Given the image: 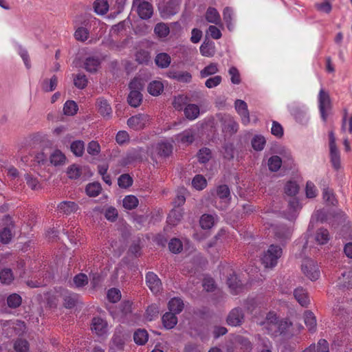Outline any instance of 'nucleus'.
Returning a JSON list of instances; mask_svg holds the SVG:
<instances>
[{"label":"nucleus","instance_id":"obj_1","mask_svg":"<svg viewBox=\"0 0 352 352\" xmlns=\"http://www.w3.org/2000/svg\"><path fill=\"white\" fill-rule=\"evenodd\" d=\"M283 254L282 248L278 245H271L261 256V263L266 268H273Z\"/></svg>","mask_w":352,"mask_h":352},{"label":"nucleus","instance_id":"obj_2","mask_svg":"<svg viewBox=\"0 0 352 352\" xmlns=\"http://www.w3.org/2000/svg\"><path fill=\"white\" fill-rule=\"evenodd\" d=\"M301 270L304 275L311 280H316L320 275L317 263L311 259H306L302 262Z\"/></svg>","mask_w":352,"mask_h":352},{"label":"nucleus","instance_id":"obj_3","mask_svg":"<svg viewBox=\"0 0 352 352\" xmlns=\"http://www.w3.org/2000/svg\"><path fill=\"white\" fill-rule=\"evenodd\" d=\"M133 8H136V11L142 19H147L151 17L153 14V6L148 1L142 0H133Z\"/></svg>","mask_w":352,"mask_h":352},{"label":"nucleus","instance_id":"obj_4","mask_svg":"<svg viewBox=\"0 0 352 352\" xmlns=\"http://www.w3.org/2000/svg\"><path fill=\"white\" fill-rule=\"evenodd\" d=\"M149 124V116L147 114H138L131 117L127 120V124L133 130H140Z\"/></svg>","mask_w":352,"mask_h":352},{"label":"nucleus","instance_id":"obj_5","mask_svg":"<svg viewBox=\"0 0 352 352\" xmlns=\"http://www.w3.org/2000/svg\"><path fill=\"white\" fill-rule=\"evenodd\" d=\"M262 325H263L267 333L272 336H278V318L274 312H270L267 315Z\"/></svg>","mask_w":352,"mask_h":352},{"label":"nucleus","instance_id":"obj_6","mask_svg":"<svg viewBox=\"0 0 352 352\" xmlns=\"http://www.w3.org/2000/svg\"><path fill=\"white\" fill-rule=\"evenodd\" d=\"M319 109L322 118L325 121L327 118V111L331 108V100L329 94L323 89H321L318 95Z\"/></svg>","mask_w":352,"mask_h":352},{"label":"nucleus","instance_id":"obj_7","mask_svg":"<svg viewBox=\"0 0 352 352\" xmlns=\"http://www.w3.org/2000/svg\"><path fill=\"white\" fill-rule=\"evenodd\" d=\"M244 319L245 316L242 309L235 307L230 311L227 317V322L230 326L237 327L243 324Z\"/></svg>","mask_w":352,"mask_h":352},{"label":"nucleus","instance_id":"obj_8","mask_svg":"<svg viewBox=\"0 0 352 352\" xmlns=\"http://www.w3.org/2000/svg\"><path fill=\"white\" fill-rule=\"evenodd\" d=\"M234 108L241 117L242 124L248 125L250 122V119L247 103L242 100H236L234 102Z\"/></svg>","mask_w":352,"mask_h":352},{"label":"nucleus","instance_id":"obj_9","mask_svg":"<svg viewBox=\"0 0 352 352\" xmlns=\"http://www.w3.org/2000/svg\"><path fill=\"white\" fill-rule=\"evenodd\" d=\"M222 129L224 133L232 135L237 132L239 124L230 115H224L221 118Z\"/></svg>","mask_w":352,"mask_h":352},{"label":"nucleus","instance_id":"obj_10","mask_svg":"<svg viewBox=\"0 0 352 352\" xmlns=\"http://www.w3.org/2000/svg\"><path fill=\"white\" fill-rule=\"evenodd\" d=\"M146 283L148 288L154 294L162 289V283L158 276L153 272H149L146 275Z\"/></svg>","mask_w":352,"mask_h":352},{"label":"nucleus","instance_id":"obj_11","mask_svg":"<svg viewBox=\"0 0 352 352\" xmlns=\"http://www.w3.org/2000/svg\"><path fill=\"white\" fill-rule=\"evenodd\" d=\"M98 112L104 118L109 119L112 115V109L109 102L103 98H99L96 103Z\"/></svg>","mask_w":352,"mask_h":352},{"label":"nucleus","instance_id":"obj_12","mask_svg":"<svg viewBox=\"0 0 352 352\" xmlns=\"http://www.w3.org/2000/svg\"><path fill=\"white\" fill-rule=\"evenodd\" d=\"M107 322L101 318H94L91 322V330L99 336H102L107 333Z\"/></svg>","mask_w":352,"mask_h":352},{"label":"nucleus","instance_id":"obj_13","mask_svg":"<svg viewBox=\"0 0 352 352\" xmlns=\"http://www.w3.org/2000/svg\"><path fill=\"white\" fill-rule=\"evenodd\" d=\"M154 150L159 157H166L172 153L173 144L168 141H162L155 145Z\"/></svg>","mask_w":352,"mask_h":352},{"label":"nucleus","instance_id":"obj_14","mask_svg":"<svg viewBox=\"0 0 352 352\" xmlns=\"http://www.w3.org/2000/svg\"><path fill=\"white\" fill-rule=\"evenodd\" d=\"M58 210L61 213L69 215L78 210V206L74 201H64L58 204Z\"/></svg>","mask_w":352,"mask_h":352},{"label":"nucleus","instance_id":"obj_15","mask_svg":"<svg viewBox=\"0 0 352 352\" xmlns=\"http://www.w3.org/2000/svg\"><path fill=\"white\" fill-rule=\"evenodd\" d=\"M292 233L291 228L283 225L277 226L274 231L276 238L280 241L290 239Z\"/></svg>","mask_w":352,"mask_h":352},{"label":"nucleus","instance_id":"obj_16","mask_svg":"<svg viewBox=\"0 0 352 352\" xmlns=\"http://www.w3.org/2000/svg\"><path fill=\"white\" fill-rule=\"evenodd\" d=\"M176 140L178 142L183 144L189 145L192 143L195 140V132L192 129L185 130L176 136Z\"/></svg>","mask_w":352,"mask_h":352},{"label":"nucleus","instance_id":"obj_17","mask_svg":"<svg viewBox=\"0 0 352 352\" xmlns=\"http://www.w3.org/2000/svg\"><path fill=\"white\" fill-rule=\"evenodd\" d=\"M63 297L64 307L67 309H71L75 307L78 299V294L68 291L64 292Z\"/></svg>","mask_w":352,"mask_h":352},{"label":"nucleus","instance_id":"obj_18","mask_svg":"<svg viewBox=\"0 0 352 352\" xmlns=\"http://www.w3.org/2000/svg\"><path fill=\"white\" fill-rule=\"evenodd\" d=\"M100 60L98 57H88L84 63L85 69L90 73H95L100 66Z\"/></svg>","mask_w":352,"mask_h":352},{"label":"nucleus","instance_id":"obj_19","mask_svg":"<svg viewBox=\"0 0 352 352\" xmlns=\"http://www.w3.org/2000/svg\"><path fill=\"white\" fill-rule=\"evenodd\" d=\"M177 314L173 312L165 313L162 318V323L164 327L167 329H173L177 323V318L175 316Z\"/></svg>","mask_w":352,"mask_h":352},{"label":"nucleus","instance_id":"obj_20","mask_svg":"<svg viewBox=\"0 0 352 352\" xmlns=\"http://www.w3.org/2000/svg\"><path fill=\"white\" fill-rule=\"evenodd\" d=\"M296 300L302 307H307L309 303V298L307 292L302 287L296 288L294 292Z\"/></svg>","mask_w":352,"mask_h":352},{"label":"nucleus","instance_id":"obj_21","mask_svg":"<svg viewBox=\"0 0 352 352\" xmlns=\"http://www.w3.org/2000/svg\"><path fill=\"white\" fill-rule=\"evenodd\" d=\"M206 19L208 23L219 25L221 23V16L217 9L210 7L207 9Z\"/></svg>","mask_w":352,"mask_h":352},{"label":"nucleus","instance_id":"obj_22","mask_svg":"<svg viewBox=\"0 0 352 352\" xmlns=\"http://www.w3.org/2000/svg\"><path fill=\"white\" fill-rule=\"evenodd\" d=\"M168 305L170 311L177 314L182 312L184 307L183 300L181 298L177 297L171 298L169 300Z\"/></svg>","mask_w":352,"mask_h":352},{"label":"nucleus","instance_id":"obj_23","mask_svg":"<svg viewBox=\"0 0 352 352\" xmlns=\"http://www.w3.org/2000/svg\"><path fill=\"white\" fill-rule=\"evenodd\" d=\"M58 84V78L54 75L51 78H45L41 82L42 90L45 92L54 91Z\"/></svg>","mask_w":352,"mask_h":352},{"label":"nucleus","instance_id":"obj_24","mask_svg":"<svg viewBox=\"0 0 352 352\" xmlns=\"http://www.w3.org/2000/svg\"><path fill=\"white\" fill-rule=\"evenodd\" d=\"M301 208L299 201L296 197H292L289 200V214L287 219L292 220L296 219V212Z\"/></svg>","mask_w":352,"mask_h":352},{"label":"nucleus","instance_id":"obj_25","mask_svg":"<svg viewBox=\"0 0 352 352\" xmlns=\"http://www.w3.org/2000/svg\"><path fill=\"white\" fill-rule=\"evenodd\" d=\"M155 63L160 68H167L171 63V58L167 53H160L155 56Z\"/></svg>","mask_w":352,"mask_h":352},{"label":"nucleus","instance_id":"obj_26","mask_svg":"<svg viewBox=\"0 0 352 352\" xmlns=\"http://www.w3.org/2000/svg\"><path fill=\"white\" fill-rule=\"evenodd\" d=\"M199 49L201 55L204 56L212 57L215 53L214 43L211 41H204Z\"/></svg>","mask_w":352,"mask_h":352},{"label":"nucleus","instance_id":"obj_27","mask_svg":"<svg viewBox=\"0 0 352 352\" xmlns=\"http://www.w3.org/2000/svg\"><path fill=\"white\" fill-rule=\"evenodd\" d=\"M186 117L189 120H195L199 115V107L195 104H189L184 109Z\"/></svg>","mask_w":352,"mask_h":352},{"label":"nucleus","instance_id":"obj_28","mask_svg":"<svg viewBox=\"0 0 352 352\" xmlns=\"http://www.w3.org/2000/svg\"><path fill=\"white\" fill-rule=\"evenodd\" d=\"M142 100V96L140 91L134 89L133 91H130L128 96V102L131 107H138L140 104Z\"/></svg>","mask_w":352,"mask_h":352},{"label":"nucleus","instance_id":"obj_29","mask_svg":"<svg viewBox=\"0 0 352 352\" xmlns=\"http://www.w3.org/2000/svg\"><path fill=\"white\" fill-rule=\"evenodd\" d=\"M305 323L309 331H314L316 328V319L311 311H306L304 314Z\"/></svg>","mask_w":352,"mask_h":352},{"label":"nucleus","instance_id":"obj_30","mask_svg":"<svg viewBox=\"0 0 352 352\" xmlns=\"http://www.w3.org/2000/svg\"><path fill=\"white\" fill-rule=\"evenodd\" d=\"M329 232L327 229L320 228L316 231L315 240L318 244H326L329 241Z\"/></svg>","mask_w":352,"mask_h":352},{"label":"nucleus","instance_id":"obj_31","mask_svg":"<svg viewBox=\"0 0 352 352\" xmlns=\"http://www.w3.org/2000/svg\"><path fill=\"white\" fill-rule=\"evenodd\" d=\"M338 285L342 288H352V274L350 272L342 274V277L338 278Z\"/></svg>","mask_w":352,"mask_h":352},{"label":"nucleus","instance_id":"obj_32","mask_svg":"<svg viewBox=\"0 0 352 352\" xmlns=\"http://www.w3.org/2000/svg\"><path fill=\"white\" fill-rule=\"evenodd\" d=\"M164 90V85L161 81L154 80L148 86V91L152 96H159Z\"/></svg>","mask_w":352,"mask_h":352},{"label":"nucleus","instance_id":"obj_33","mask_svg":"<svg viewBox=\"0 0 352 352\" xmlns=\"http://www.w3.org/2000/svg\"><path fill=\"white\" fill-rule=\"evenodd\" d=\"M199 223L203 229H210L214 225V217L212 214H204L201 217Z\"/></svg>","mask_w":352,"mask_h":352},{"label":"nucleus","instance_id":"obj_34","mask_svg":"<svg viewBox=\"0 0 352 352\" xmlns=\"http://www.w3.org/2000/svg\"><path fill=\"white\" fill-rule=\"evenodd\" d=\"M217 196L226 204H228L230 200V191L227 185H221L217 189Z\"/></svg>","mask_w":352,"mask_h":352},{"label":"nucleus","instance_id":"obj_35","mask_svg":"<svg viewBox=\"0 0 352 352\" xmlns=\"http://www.w3.org/2000/svg\"><path fill=\"white\" fill-rule=\"evenodd\" d=\"M148 338V333L144 329H138L134 333L133 339L136 344L139 345L144 344Z\"/></svg>","mask_w":352,"mask_h":352},{"label":"nucleus","instance_id":"obj_36","mask_svg":"<svg viewBox=\"0 0 352 352\" xmlns=\"http://www.w3.org/2000/svg\"><path fill=\"white\" fill-rule=\"evenodd\" d=\"M65 160V155L59 150L54 151L50 155V162L54 166L63 164Z\"/></svg>","mask_w":352,"mask_h":352},{"label":"nucleus","instance_id":"obj_37","mask_svg":"<svg viewBox=\"0 0 352 352\" xmlns=\"http://www.w3.org/2000/svg\"><path fill=\"white\" fill-rule=\"evenodd\" d=\"M70 148L72 152L77 157H81L85 151V144L83 141L76 140L71 144Z\"/></svg>","mask_w":352,"mask_h":352},{"label":"nucleus","instance_id":"obj_38","mask_svg":"<svg viewBox=\"0 0 352 352\" xmlns=\"http://www.w3.org/2000/svg\"><path fill=\"white\" fill-rule=\"evenodd\" d=\"M14 280L12 270L5 268L0 272V281L2 284L10 285Z\"/></svg>","mask_w":352,"mask_h":352},{"label":"nucleus","instance_id":"obj_39","mask_svg":"<svg viewBox=\"0 0 352 352\" xmlns=\"http://www.w3.org/2000/svg\"><path fill=\"white\" fill-rule=\"evenodd\" d=\"M285 193L290 197L295 196L299 191V186L296 182L289 181L284 188Z\"/></svg>","mask_w":352,"mask_h":352},{"label":"nucleus","instance_id":"obj_40","mask_svg":"<svg viewBox=\"0 0 352 352\" xmlns=\"http://www.w3.org/2000/svg\"><path fill=\"white\" fill-rule=\"evenodd\" d=\"M138 204V199L134 195H127L123 199V206L128 210L135 208Z\"/></svg>","mask_w":352,"mask_h":352},{"label":"nucleus","instance_id":"obj_41","mask_svg":"<svg viewBox=\"0 0 352 352\" xmlns=\"http://www.w3.org/2000/svg\"><path fill=\"white\" fill-rule=\"evenodd\" d=\"M282 164V160L278 155H273L269 158L267 165L269 169L272 172H276L279 170Z\"/></svg>","mask_w":352,"mask_h":352},{"label":"nucleus","instance_id":"obj_42","mask_svg":"<svg viewBox=\"0 0 352 352\" xmlns=\"http://www.w3.org/2000/svg\"><path fill=\"white\" fill-rule=\"evenodd\" d=\"M109 10L107 0H96L94 3V10L99 14H104Z\"/></svg>","mask_w":352,"mask_h":352},{"label":"nucleus","instance_id":"obj_43","mask_svg":"<svg viewBox=\"0 0 352 352\" xmlns=\"http://www.w3.org/2000/svg\"><path fill=\"white\" fill-rule=\"evenodd\" d=\"M89 35V30L85 28V27H78L76 29V31L74 32V38L81 42L85 41L88 38Z\"/></svg>","mask_w":352,"mask_h":352},{"label":"nucleus","instance_id":"obj_44","mask_svg":"<svg viewBox=\"0 0 352 352\" xmlns=\"http://www.w3.org/2000/svg\"><path fill=\"white\" fill-rule=\"evenodd\" d=\"M330 148V156L331 160L333 167L336 169H338L340 166V153L336 146L333 147H329Z\"/></svg>","mask_w":352,"mask_h":352},{"label":"nucleus","instance_id":"obj_45","mask_svg":"<svg viewBox=\"0 0 352 352\" xmlns=\"http://www.w3.org/2000/svg\"><path fill=\"white\" fill-rule=\"evenodd\" d=\"M101 190L100 184L96 182L89 184L86 187V192L89 197L98 196Z\"/></svg>","mask_w":352,"mask_h":352},{"label":"nucleus","instance_id":"obj_46","mask_svg":"<svg viewBox=\"0 0 352 352\" xmlns=\"http://www.w3.org/2000/svg\"><path fill=\"white\" fill-rule=\"evenodd\" d=\"M78 110V106L74 101L67 100L63 107V112L65 115L73 116Z\"/></svg>","mask_w":352,"mask_h":352},{"label":"nucleus","instance_id":"obj_47","mask_svg":"<svg viewBox=\"0 0 352 352\" xmlns=\"http://www.w3.org/2000/svg\"><path fill=\"white\" fill-rule=\"evenodd\" d=\"M73 282L76 287L80 288L87 285L89 280L86 274L80 273L74 277Z\"/></svg>","mask_w":352,"mask_h":352},{"label":"nucleus","instance_id":"obj_48","mask_svg":"<svg viewBox=\"0 0 352 352\" xmlns=\"http://www.w3.org/2000/svg\"><path fill=\"white\" fill-rule=\"evenodd\" d=\"M154 32L158 36L164 38L168 35L170 30L167 25L161 23L155 25Z\"/></svg>","mask_w":352,"mask_h":352},{"label":"nucleus","instance_id":"obj_49","mask_svg":"<svg viewBox=\"0 0 352 352\" xmlns=\"http://www.w3.org/2000/svg\"><path fill=\"white\" fill-rule=\"evenodd\" d=\"M223 20L225 21L228 28L231 30L233 28L232 19H233V11L229 8L226 7L224 8L223 12Z\"/></svg>","mask_w":352,"mask_h":352},{"label":"nucleus","instance_id":"obj_50","mask_svg":"<svg viewBox=\"0 0 352 352\" xmlns=\"http://www.w3.org/2000/svg\"><path fill=\"white\" fill-rule=\"evenodd\" d=\"M168 248L171 252L177 254L182 250V243L179 239L173 238L168 243Z\"/></svg>","mask_w":352,"mask_h":352},{"label":"nucleus","instance_id":"obj_51","mask_svg":"<svg viewBox=\"0 0 352 352\" xmlns=\"http://www.w3.org/2000/svg\"><path fill=\"white\" fill-rule=\"evenodd\" d=\"M21 297L17 294H12L7 298L8 307L11 308H16L21 304Z\"/></svg>","mask_w":352,"mask_h":352},{"label":"nucleus","instance_id":"obj_52","mask_svg":"<svg viewBox=\"0 0 352 352\" xmlns=\"http://www.w3.org/2000/svg\"><path fill=\"white\" fill-rule=\"evenodd\" d=\"M135 58L140 64L148 63L151 58L150 53L146 50H140L137 52Z\"/></svg>","mask_w":352,"mask_h":352},{"label":"nucleus","instance_id":"obj_53","mask_svg":"<svg viewBox=\"0 0 352 352\" xmlns=\"http://www.w3.org/2000/svg\"><path fill=\"white\" fill-rule=\"evenodd\" d=\"M198 160L201 163H206L211 158V151L208 148H202L197 153Z\"/></svg>","mask_w":352,"mask_h":352},{"label":"nucleus","instance_id":"obj_54","mask_svg":"<svg viewBox=\"0 0 352 352\" xmlns=\"http://www.w3.org/2000/svg\"><path fill=\"white\" fill-rule=\"evenodd\" d=\"M315 7L318 11L326 14L330 13L332 10V6L329 0H323L322 2L317 3Z\"/></svg>","mask_w":352,"mask_h":352},{"label":"nucleus","instance_id":"obj_55","mask_svg":"<svg viewBox=\"0 0 352 352\" xmlns=\"http://www.w3.org/2000/svg\"><path fill=\"white\" fill-rule=\"evenodd\" d=\"M182 217V214L180 210H173L168 214V222L170 224L175 225L181 220Z\"/></svg>","mask_w":352,"mask_h":352},{"label":"nucleus","instance_id":"obj_56","mask_svg":"<svg viewBox=\"0 0 352 352\" xmlns=\"http://www.w3.org/2000/svg\"><path fill=\"white\" fill-rule=\"evenodd\" d=\"M218 72L217 64L211 63L205 67L200 72L202 78H206L208 76L216 74Z\"/></svg>","mask_w":352,"mask_h":352},{"label":"nucleus","instance_id":"obj_57","mask_svg":"<svg viewBox=\"0 0 352 352\" xmlns=\"http://www.w3.org/2000/svg\"><path fill=\"white\" fill-rule=\"evenodd\" d=\"M265 144V140L261 135H256L252 140V145L254 150L261 151Z\"/></svg>","mask_w":352,"mask_h":352},{"label":"nucleus","instance_id":"obj_58","mask_svg":"<svg viewBox=\"0 0 352 352\" xmlns=\"http://www.w3.org/2000/svg\"><path fill=\"white\" fill-rule=\"evenodd\" d=\"M322 195L324 201L329 205L334 206L336 204L337 200L336 199L334 194L331 190L329 189L328 188H324Z\"/></svg>","mask_w":352,"mask_h":352},{"label":"nucleus","instance_id":"obj_59","mask_svg":"<svg viewBox=\"0 0 352 352\" xmlns=\"http://www.w3.org/2000/svg\"><path fill=\"white\" fill-rule=\"evenodd\" d=\"M67 174L70 179H77L81 175L80 168L76 164H72L67 168Z\"/></svg>","mask_w":352,"mask_h":352},{"label":"nucleus","instance_id":"obj_60","mask_svg":"<svg viewBox=\"0 0 352 352\" xmlns=\"http://www.w3.org/2000/svg\"><path fill=\"white\" fill-rule=\"evenodd\" d=\"M192 184L197 190H202L206 186V180L202 175H197L193 178Z\"/></svg>","mask_w":352,"mask_h":352},{"label":"nucleus","instance_id":"obj_61","mask_svg":"<svg viewBox=\"0 0 352 352\" xmlns=\"http://www.w3.org/2000/svg\"><path fill=\"white\" fill-rule=\"evenodd\" d=\"M118 185L121 188H126L133 184L132 178L127 174H123L118 178Z\"/></svg>","mask_w":352,"mask_h":352},{"label":"nucleus","instance_id":"obj_62","mask_svg":"<svg viewBox=\"0 0 352 352\" xmlns=\"http://www.w3.org/2000/svg\"><path fill=\"white\" fill-rule=\"evenodd\" d=\"M87 153L93 156L98 155L100 153V146L96 141H91L87 146Z\"/></svg>","mask_w":352,"mask_h":352},{"label":"nucleus","instance_id":"obj_63","mask_svg":"<svg viewBox=\"0 0 352 352\" xmlns=\"http://www.w3.org/2000/svg\"><path fill=\"white\" fill-rule=\"evenodd\" d=\"M159 314V308L156 305H151L148 307L146 311V318L151 321L157 317Z\"/></svg>","mask_w":352,"mask_h":352},{"label":"nucleus","instance_id":"obj_64","mask_svg":"<svg viewBox=\"0 0 352 352\" xmlns=\"http://www.w3.org/2000/svg\"><path fill=\"white\" fill-rule=\"evenodd\" d=\"M107 298L111 302H117L121 298L120 291L116 288H111L108 291Z\"/></svg>","mask_w":352,"mask_h":352}]
</instances>
